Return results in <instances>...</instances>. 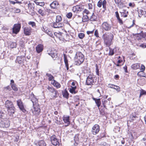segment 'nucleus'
<instances>
[{
    "mask_svg": "<svg viewBox=\"0 0 146 146\" xmlns=\"http://www.w3.org/2000/svg\"><path fill=\"white\" fill-rule=\"evenodd\" d=\"M104 43L107 46H109L112 44L113 35L111 33H105L103 35Z\"/></svg>",
    "mask_w": 146,
    "mask_h": 146,
    "instance_id": "f257e3e1",
    "label": "nucleus"
},
{
    "mask_svg": "<svg viewBox=\"0 0 146 146\" xmlns=\"http://www.w3.org/2000/svg\"><path fill=\"white\" fill-rule=\"evenodd\" d=\"M84 59V55L81 52H76L74 58L75 64L80 65L83 62Z\"/></svg>",
    "mask_w": 146,
    "mask_h": 146,
    "instance_id": "f03ea898",
    "label": "nucleus"
},
{
    "mask_svg": "<svg viewBox=\"0 0 146 146\" xmlns=\"http://www.w3.org/2000/svg\"><path fill=\"white\" fill-rule=\"evenodd\" d=\"M5 106L7 108L8 114L11 115L14 113L15 108L12 102L9 100L6 101L5 103Z\"/></svg>",
    "mask_w": 146,
    "mask_h": 146,
    "instance_id": "7ed1b4c3",
    "label": "nucleus"
},
{
    "mask_svg": "<svg viewBox=\"0 0 146 146\" xmlns=\"http://www.w3.org/2000/svg\"><path fill=\"white\" fill-rule=\"evenodd\" d=\"M102 28L103 31H110L112 26L107 22H104L102 25Z\"/></svg>",
    "mask_w": 146,
    "mask_h": 146,
    "instance_id": "20e7f679",
    "label": "nucleus"
},
{
    "mask_svg": "<svg viewBox=\"0 0 146 146\" xmlns=\"http://www.w3.org/2000/svg\"><path fill=\"white\" fill-rule=\"evenodd\" d=\"M24 54V55L18 56L17 57L16 61V63H18L20 64H23L24 62L26 61L25 54Z\"/></svg>",
    "mask_w": 146,
    "mask_h": 146,
    "instance_id": "39448f33",
    "label": "nucleus"
},
{
    "mask_svg": "<svg viewBox=\"0 0 146 146\" xmlns=\"http://www.w3.org/2000/svg\"><path fill=\"white\" fill-rule=\"evenodd\" d=\"M21 28V25L20 24H14L12 28L13 33L17 34Z\"/></svg>",
    "mask_w": 146,
    "mask_h": 146,
    "instance_id": "423d86ee",
    "label": "nucleus"
},
{
    "mask_svg": "<svg viewBox=\"0 0 146 146\" xmlns=\"http://www.w3.org/2000/svg\"><path fill=\"white\" fill-rule=\"evenodd\" d=\"M50 139L52 144L55 146L59 145V143L58 140L56 137L55 135H52L50 138Z\"/></svg>",
    "mask_w": 146,
    "mask_h": 146,
    "instance_id": "0eeeda50",
    "label": "nucleus"
},
{
    "mask_svg": "<svg viewBox=\"0 0 146 146\" xmlns=\"http://www.w3.org/2000/svg\"><path fill=\"white\" fill-rule=\"evenodd\" d=\"M94 77L92 75H89L87 78L86 80V84L87 85H93L94 82Z\"/></svg>",
    "mask_w": 146,
    "mask_h": 146,
    "instance_id": "6e6552de",
    "label": "nucleus"
},
{
    "mask_svg": "<svg viewBox=\"0 0 146 146\" xmlns=\"http://www.w3.org/2000/svg\"><path fill=\"white\" fill-rule=\"evenodd\" d=\"M84 9V7L82 5H76L73 7L72 10L74 12L78 13Z\"/></svg>",
    "mask_w": 146,
    "mask_h": 146,
    "instance_id": "1a4fd4ad",
    "label": "nucleus"
},
{
    "mask_svg": "<svg viewBox=\"0 0 146 146\" xmlns=\"http://www.w3.org/2000/svg\"><path fill=\"white\" fill-rule=\"evenodd\" d=\"M106 3L107 2L106 0H104L102 1V0H100L98 3L97 6L99 7H100L102 5L103 8L104 9H106Z\"/></svg>",
    "mask_w": 146,
    "mask_h": 146,
    "instance_id": "9d476101",
    "label": "nucleus"
},
{
    "mask_svg": "<svg viewBox=\"0 0 146 146\" xmlns=\"http://www.w3.org/2000/svg\"><path fill=\"white\" fill-rule=\"evenodd\" d=\"M100 130V127L97 124L95 125L92 127V132L94 135H96L98 133Z\"/></svg>",
    "mask_w": 146,
    "mask_h": 146,
    "instance_id": "9b49d317",
    "label": "nucleus"
},
{
    "mask_svg": "<svg viewBox=\"0 0 146 146\" xmlns=\"http://www.w3.org/2000/svg\"><path fill=\"white\" fill-rule=\"evenodd\" d=\"M40 112V109L38 106L34 107L33 109L32 110L33 114L36 116L38 115Z\"/></svg>",
    "mask_w": 146,
    "mask_h": 146,
    "instance_id": "f8f14e48",
    "label": "nucleus"
},
{
    "mask_svg": "<svg viewBox=\"0 0 146 146\" xmlns=\"http://www.w3.org/2000/svg\"><path fill=\"white\" fill-rule=\"evenodd\" d=\"M48 53L49 55L51 56L54 60H56L57 57V51L56 50H52L50 52Z\"/></svg>",
    "mask_w": 146,
    "mask_h": 146,
    "instance_id": "ddd939ff",
    "label": "nucleus"
},
{
    "mask_svg": "<svg viewBox=\"0 0 146 146\" xmlns=\"http://www.w3.org/2000/svg\"><path fill=\"white\" fill-rule=\"evenodd\" d=\"M62 118L65 123L67 124V125L66 126H68L70 123L69 116L67 115H64Z\"/></svg>",
    "mask_w": 146,
    "mask_h": 146,
    "instance_id": "4468645a",
    "label": "nucleus"
},
{
    "mask_svg": "<svg viewBox=\"0 0 146 146\" xmlns=\"http://www.w3.org/2000/svg\"><path fill=\"white\" fill-rule=\"evenodd\" d=\"M17 104L19 107L20 109L23 112L25 111L24 109V106L21 100H19L17 101Z\"/></svg>",
    "mask_w": 146,
    "mask_h": 146,
    "instance_id": "2eb2a0df",
    "label": "nucleus"
},
{
    "mask_svg": "<svg viewBox=\"0 0 146 146\" xmlns=\"http://www.w3.org/2000/svg\"><path fill=\"white\" fill-rule=\"evenodd\" d=\"M53 25L54 28H59L62 27L64 26V24L62 23L56 21L55 22L53 23Z\"/></svg>",
    "mask_w": 146,
    "mask_h": 146,
    "instance_id": "dca6fc26",
    "label": "nucleus"
},
{
    "mask_svg": "<svg viewBox=\"0 0 146 146\" xmlns=\"http://www.w3.org/2000/svg\"><path fill=\"white\" fill-rule=\"evenodd\" d=\"M31 29L30 27H26L24 28L25 34L26 35H29L31 34Z\"/></svg>",
    "mask_w": 146,
    "mask_h": 146,
    "instance_id": "f3484780",
    "label": "nucleus"
},
{
    "mask_svg": "<svg viewBox=\"0 0 146 146\" xmlns=\"http://www.w3.org/2000/svg\"><path fill=\"white\" fill-rule=\"evenodd\" d=\"M102 103L104 107L106 109H107L106 107L107 106H109L110 104V101H108L107 100L105 99H103L102 100Z\"/></svg>",
    "mask_w": 146,
    "mask_h": 146,
    "instance_id": "a211bd4d",
    "label": "nucleus"
},
{
    "mask_svg": "<svg viewBox=\"0 0 146 146\" xmlns=\"http://www.w3.org/2000/svg\"><path fill=\"white\" fill-rule=\"evenodd\" d=\"M43 49V47L42 45L41 44H38L36 48V50L38 53H40L42 52Z\"/></svg>",
    "mask_w": 146,
    "mask_h": 146,
    "instance_id": "6ab92c4d",
    "label": "nucleus"
},
{
    "mask_svg": "<svg viewBox=\"0 0 146 146\" xmlns=\"http://www.w3.org/2000/svg\"><path fill=\"white\" fill-rule=\"evenodd\" d=\"M64 62L65 64V66L67 70L69 69L68 64V60L67 59V57L66 55L65 54H64Z\"/></svg>",
    "mask_w": 146,
    "mask_h": 146,
    "instance_id": "aec40b11",
    "label": "nucleus"
},
{
    "mask_svg": "<svg viewBox=\"0 0 146 146\" xmlns=\"http://www.w3.org/2000/svg\"><path fill=\"white\" fill-rule=\"evenodd\" d=\"M58 5V2L56 1L53 2L50 5L51 7L53 9H55L57 8Z\"/></svg>",
    "mask_w": 146,
    "mask_h": 146,
    "instance_id": "412c9836",
    "label": "nucleus"
},
{
    "mask_svg": "<svg viewBox=\"0 0 146 146\" xmlns=\"http://www.w3.org/2000/svg\"><path fill=\"white\" fill-rule=\"evenodd\" d=\"M139 16V17L143 15L144 17H146V12L142 10H138Z\"/></svg>",
    "mask_w": 146,
    "mask_h": 146,
    "instance_id": "4be33fe9",
    "label": "nucleus"
},
{
    "mask_svg": "<svg viewBox=\"0 0 146 146\" xmlns=\"http://www.w3.org/2000/svg\"><path fill=\"white\" fill-rule=\"evenodd\" d=\"M76 88V86H71V88L69 89V91L70 93L72 94L76 93L77 92L75 91Z\"/></svg>",
    "mask_w": 146,
    "mask_h": 146,
    "instance_id": "5701e85b",
    "label": "nucleus"
},
{
    "mask_svg": "<svg viewBox=\"0 0 146 146\" xmlns=\"http://www.w3.org/2000/svg\"><path fill=\"white\" fill-rule=\"evenodd\" d=\"M115 3L116 4L119 5V6L120 8H122L123 7V5L122 4V0H114Z\"/></svg>",
    "mask_w": 146,
    "mask_h": 146,
    "instance_id": "b1692460",
    "label": "nucleus"
},
{
    "mask_svg": "<svg viewBox=\"0 0 146 146\" xmlns=\"http://www.w3.org/2000/svg\"><path fill=\"white\" fill-rule=\"evenodd\" d=\"M46 76L48 77V80L49 81H51L52 82H53V80H54V78L51 74L49 73H46Z\"/></svg>",
    "mask_w": 146,
    "mask_h": 146,
    "instance_id": "393cba45",
    "label": "nucleus"
},
{
    "mask_svg": "<svg viewBox=\"0 0 146 146\" xmlns=\"http://www.w3.org/2000/svg\"><path fill=\"white\" fill-rule=\"evenodd\" d=\"M9 46L11 48H14L16 47L17 44L15 42H11L9 43Z\"/></svg>",
    "mask_w": 146,
    "mask_h": 146,
    "instance_id": "a878e982",
    "label": "nucleus"
},
{
    "mask_svg": "<svg viewBox=\"0 0 146 146\" xmlns=\"http://www.w3.org/2000/svg\"><path fill=\"white\" fill-rule=\"evenodd\" d=\"M137 75L140 77H144L146 78V74H145L143 71H140L138 72Z\"/></svg>",
    "mask_w": 146,
    "mask_h": 146,
    "instance_id": "bb28decb",
    "label": "nucleus"
},
{
    "mask_svg": "<svg viewBox=\"0 0 146 146\" xmlns=\"http://www.w3.org/2000/svg\"><path fill=\"white\" fill-rule=\"evenodd\" d=\"M52 83L54 86L56 87L57 88H59L60 87V84L55 80H53V82H52Z\"/></svg>",
    "mask_w": 146,
    "mask_h": 146,
    "instance_id": "cd10ccee",
    "label": "nucleus"
},
{
    "mask_svg": "<svg viewBox=\"0 0 146 146\" xmlns=\"http://www.w3.org/2000/svg\"><path fill=\"white\" fill-rule=\"evenodd\" d=\"M46 144L44 141L43 140H41L39 141L37 146H46Z\"/></svg>",
    "mask_w": 146,
    "mask_h": 146,
    "instance_id": "c85d7f7f",
    "label": "nucleus"
},
{
    "mask_svg": "<svg viewBox=\"0 0 146 146\" xmlns=\"http://www.w3.org/2000/svg\"><path fill=\"white\" fill-rule=\"evenodd\" d=\"M62 95L64 97L66 98H68L69 94L68 91L66 90L62 92Z\"/></svg>",
    "mask_w": 146,
    "mask_h": 146,
    "instance_id": "c756f323",
    "label": "nucleus"
},
{
    "mask_svg": "<svg viewBox=\"0 0 146 146\" xmlns=\"http://www.w3.org/2000/svg\"><path fill=\"white\" fill-rule=\"evenodd\" d=\"M140 67L139 64L138 63H135L133 64L131 66V68L134 70H136L139 68Z\"/></svg>",
    "mask_w": 146,
    "mask_h": 146,
    "instance_id": "7c9ffc66",
    "label": "nucleus"
},
{
    "mask_svg": "<svg viewBox=\"0 0 146 146\" xmlns=\"http://www.w3.org/2000/svg\"><path fill=\"white\" fill-rule=\"evenodd\" d=\"M95 102L98 107L99 108L101 104L100 99V98L97 99Z\"/></svg>",
    "mask_w": 146,
    "mask_h": 146,
    "instance_id": "2f4dec72",
    "label": "nucleus"
},
{
    "mask_svg": "<svg viewBox=\"0 0 146 146\" xmlns=\"http://www.w3.org/2000/svg\"><path fill=\"white\" fill-rule=\"evenodd\" d=\"M97 19V17L93 13L90 18V20L91 21H96Z\"/></svg>",
    "mask_w": 146,
    "mask_h": 146,
    "instance_id": "473e14b6",
    "label": "nucleus"
},
{
    "mask_svg": "<svg viewBox=\"0 0 146 146\" xmlns=\"http://www.w3.org/2000/svg\"><path fill=\"white\" fill-rule=\"evenodd\" d=\"M47 89L52 94L53 93H54L55 94L56 92V91L53 88L48 87Z\"/></svg>",
    "mask_w": 146,
    "mask_h": 146,
    "instance_id": "72a5a7b5",
    "label": "nucleus"
},
{
    "mask_svg": "<svg viewBox=\"0 0 146 146\" xmlns=\"http://www.w3.org/2000/svg\"><path fill=\"white\" fill-rule=\"evenodd\" d=\"M140 93L139 96V97H140L142 95H146V91L143 90L142 89H141L140 90Z\"/></svg>",
    "mask_w": 146,
    "mask_h": 146,
    "instance_id": "f704fd0d",
    "label": "nucleus"
},
{
    "mask_svg": "<svg viewBox=\"0 0 146 146\" xmlns=\"http://www.w3.org/2000/svg\"><path fill=\"white\" fill-rule=\"evenodd\" d=\"M33 97L31 99V101L33 102V105H34V103H36L38 102V100L37 99L34 97V96L33 94Z\"/></svg>",
    "mask_w": 146,
    "mask_h": 146,
    "instance_id": "c9c22d12",
    "label": "nucleus"
},
{
    "mask_svg": "<svg viewBox=\"0 0 146 146\" xmlns=\"http://www.w3.org/2000/svg\"><path fill=\"white\" fill-rule=\"evenodd\" d=\"M11 87L12 89L15 91H16L18 90L17 88L16 87L15 84H13L11 85Z\"/></svg>",
    "mask_w": 146,
    "mask_h": 146,
    "instance_id": "e433bc0d",
    "label": "nucleus"
},
{
    "mask_svg": "<svg viewBox=\"0 0 146 146\" xmlns=\"http://www.w3.org/2000/svg\"><path fill=\"white\" fill-rule=\"evenodd\" d=\"M35 3L37 5H39L41 6H42L44 5V2H39L38 1H35Z\"/></svg>",
    "mask_w": 146,
    "mask_h": 146,
    "instance_id": "4c0bfd02",
    "label": "nucleus"
},
{
    "mask_svg": "<svg viewBox=\"0 0 146 146\" xmlns=\"http://www.w3.org/2000/svg\"><path fill=\"white\" fill-rule=\"evenodd\" d=\"M54 119L55 120V123L58 124H61V121H60V120H58V117H54Z\"/></svg>",
    "mask_w": 146,
    "mask_h": 146,
    "instance_id": "58836bf2",
    "label": "nucleus"
},
{
    "mask_svg": "<svg viewBox=\"0 0 146 146\" xmlns=\"http://www.w3.org/2000/svg\"><path fill=\"white\" fill-rule=\"evenodd\" d=\"M62 20V18L59 15L57 16L56 17V21L58 22H60Z\"/></svg>",
    "mask_w": 146,
    "mask_h": 146,
    "instance_id": "ea45409f",
    "label": "nucleus"
},
{
    "mask_svg": "<svg viewBox=\"0 0 146 146\" xmlns=\"http://www.w3.org/2000/svg\"><path fill=\"white\" fill-rule=\"evenodd\" d=\"M84 34L82 33H80L78 35V37L81 39L83 38L84 37Z\"/></svg>",
    "mask_w": 146,
    "mask_h": 146,
    "instance_id": "a19ab883",
    "label": "nucleus"
},
{
    "mask_svg": "<svg viewBox=\"0 0 146 146\" xmlns=\"http://www.w3.org/2000/svg\"><path fill=\"white\" fill-rule=\"evenodd\" d=\"M28 24L31 25L33 27H34L36 26V24L34 22L30 21L29 22Z\"/></svg>",
    "mask_w": 146,
    "mask_h": 146,
    "instance_id": "79ce46f5",
    "label": "nucleus"
},
{
    "mask_svg": "<svg viewBox=\"0 0 146 146\" xmlns=\"http://www.w3.org/2000/svg\"><path fill=\"white\" fill-rule=\"evenodd\" d=\"M19 139V136L18 135L15 136L13 137L14 141H15L17 142Z\"/></svg>",
    "mask_w": 146,
    "mask_h": 146,
    "instance_id": "37998d69",
    "label": "nucleus"
},
{
    "mask_svg": "<svg viewBox=\"0 0 146 146\" xmlns=\"http://www.w3.org/2000/svg\"><path fill=\"white\" fill-rule=\"evenodd\" d=\"M38 11V13L42 16H43L44 15V13L43 12V11L41 9H39Z\"/></svg>",
    "mask_w": 146,
    "mask_h": 146,
    "instance_id": "c03bdc74",
    "label": "nucleus"
},
{
    "mask_svg": "<svg viewBox=\"0 0 146 146\" xmlns=\"http://www.w3.org/2000/svg\"><path fill=\"white\" fill-rule=\"evenodd\" d=\"M130 117L131 119V120L133 121L135 120V119L137 117L135 115H131Z\"/></svg>",
    "mask_w": 146,
    "mask_h": 146,
    "instance_id": "a18cd8bd",
    "label": "nucleus"
},
{
    "mask_svg": "<svg viewBox=\"0 0 146 146\" xmlns=\"http://www.w3.org/2000/svg\"><path fill=\"white\" fill-rule=\"evenodd\" d=\"M100 146H110V145L107 144L106 142H102L100 144Z\"/></svg>",
    "mask_w": 146,
    "mask_h": 146,
    "instance_id": "49530a36",
    "label": "nucleus"
},
{
    "mask_svg": "<svg viewBox=\"0 0 146 146\" xmlns=\"http://www.w3.org/2000/svg\"><path fill=\"white\" fill-rule=\"evenodd\" d=\"M42 30L43 31L45 32L47 34L50 31L49 30L46 29V28H44L43 27V28L42 29Z\"/></svg>",
    "mask_w": 146,
    "mask_h": 146,
    "instance_id": "de8ad7c7",
    "label": "nucleus"
},
{
    "mask_svg": "<svg viewBox=\"0 0 146 146\" xmlns=\"http://www.w3.org/2000/svg\"><path fill=\"white\" fill-rule=\"evenodd\" d=\"M110 51L109 52V54L110 55H112L114 54V51L112 49L110 48H109Z\"/></svg>",
    "mask_w": 146,
    "mask_h": 146,
    "instance_id": "09e8293b",
    "label": "nucleus"
},
{
    "mask_svg": "<svg viewBox=\"0 0 146 146\" xmlns=\"http://www.w3.org/2000/svg\"><path fill=\"white\" fill-rule=\"evenodd\" d=\"M139 46L143 48H146V43H144L141 44L139 45Z\"/></svg>",
    "mask_w": 146,
    "mask_h": 146,
    "instance_id": "8fccbe9b",
    "label": "nucleus"
},
{
    "mask_svg": "<svg viewBox=\"0 0 146 146\" xmlns=\"http://www.w3.org/2000/svg\"><path fill=\"white\" fill-rule=\"evenodd\" d=\"M72 16V14L71 13H68L66 15V16L69 19L71 18Z\"/></svg>",
    "mask_w": 146,
    "mask_h": 146,
    "instance_id": "3c124183",
    "label": "nucleus"
},
{
    "mask_svg": "<svg viewBox=\"0 0 146 146\" xmlns=\"http://www.w3.org/2000/svg\"><path fill=\"white\" fill-rule=\"evenodd\" d=\"M94 35L97 37H99V36H98V31L97 30H96L95 31V33H94Z\"/></svg>",
    "mask_w": 146,
    "mask_h": 146,
    "instance_id": "603ef678",
    "label": "nucleus"
},
{
    "mask_svg": "<svg viewBox=\"0 0 146 146\" xmlns=\"http://www.w3.org/2000/svg\"><path fill=\"white\" fill-rule=\"evenodd\" d=\"M113 89L116 90L117 91H119L120 90V87H119L118 86H115V87H113Z\"/></svg>",
    "mask_w": 146,
    "mask_h": 146,
    "instance_id": "864d4df0",
    "label": "nucleus"
},
{
    "mask_svg": "<svg viewBox=\"0 0 146 146\" xmlns=\"http://www.w3.org/2000/svg\"><path fill=\"white\" fill-rule=\"evenodd\" d=\"M54 35L56 36L57 37H58L59 38H60L61 36L59 34V33H58L55 32L54 33Z\"/></svg>",
    "mask_w": 146,
    "mask_h": 146,
    "instance_id": "5fc2aeb1",
    "label": "nucleus"
},
{
    "mask_svg": "<svg viewBox=\"0 0 146 146\" xmlns=\"http://www.w3.org/2000/svg\"><path fill=\"white\" fill-rule=\"evenodd\" d=\"M121 17H127V15L123 12H121Z\"/></svg>",
    "mask_w": 146,
    "mask_h": 146,
    "instance_id": "6e6d98bb",
    "label": "nucleus"
},
{
    "mask_svg": "<svg viewBox=\"0 0 146 146\" xmlns=\"http://www.w3.org/2000/svg\"><path fill=\"white\" fill-rule=\"evenodd\" d=\"M96 74L98 75L99 76V70H98V66L97 65H96Z\"/></svg>",
    "mask_w": 146,
    "mask_h": 146,
    "instance_id": "4d7b16f0",
    "label": "nucleus"
},
{
    "mask_svg": "<svg viewBox=\"0 0 146 146\" xmlns=\"http://www.w3.org/2000/svg\"><path fill=\"white\" fill-rule=\"evenodd\" d=\"M117 19L118 20L119 23H120V24H123V21L122 20L120 19V17L117 18Z\"/></svg>",
    "mask_w": 146,
    "mask_h": 146,
    "instance_id": "13d9d810",
    "label": "nucleus"
},
{
    "mask_svg": "<svg viewBox=\"0 0 146 146\" xmlns=\"http://www.w3.org/2000/svg\"><path fill=\"white\" fill-rule=\"evenodd\" d=\"M115 85L111 84H109L108 85V87L109 88H113L114 87H115Z\"/></svg>",
    "mask_w": 146,
    "mask_h": 146,
    "instance_id": "bf43d9fd",
    "label": "nucleus"
},
{
    "mask_svg": "<svg viewBox=\"0 0 146 146\" xmlns=\"http://www.w3.org/2000/svg\"><path fill=\"white\" fill-rule=\"evenodd\" d=\"M129 7H133L135 6V4L134 3H130L129 4Z\"/></svg>",
    "mask_w": 146,
    "mask_h": 146,
    "instance_id": "052dcab7",
    "label": "nucleus"
},
{
    "mask_svg": "<svg viewBox=\"0 0 146 146\" xmlns=\"http://www.w3.org/2000/svg\"><path fill=\"white\" fill-rule=\"evenodd\" d=\"M141 71H143L145 69V66L143 65H141Z\"/></svg>",
    "mask_w": 146,
    "mask_h": 146,
    "instance_id": "680f3d73",
    "label": "nucleus"
},
{
    "mask_svg": "<svg viewBox=\"0 0 146 146\" xmlns=\"http://www.w3.org/2000/svg\"><path fill=\"white\" fill-rule=\"evenodd\" d=\"M15 12L16 13H19L21 11V10L19 9L15 8Z\"/></svg>",
    "mask_w": 146,
    "mask_h": 146,
    "instance_id": "e2e57ef3",
    "label": "nucleus"
},
{
    "mask_svg": "<svg viewBox=\"0 0 146 146\" xmlns=\"http://www.w3.org/2000/svg\"><path fill=\"white\" fill-rule=\"evenodd\" d=\"M48 35H49L50 36H51V37H53V34L50 31L49 33H48Z\"/></svg>",
    "mask_w": 146,
    "mask_h": 146,
    "instance_id": "0e129e2a",
    "label": "nucleus"
},
{
    "mask_svg": "<svg viewBox=\"0 0 146 146\" xmlns=\"http://www.w3.org/2000/svg\"><path fill=\"white\" fill-rule=\"evenodd\" d=\"M94 30L92 31H87V33L88 35H89L90 34H92L94 32Z\"/></svg>",
    "mask_w": 146,
    "mask_h": 146,
    "instance_id": "69168bd1",
    "label": "nucleus"
},
{
    "mask_svg": "<svg viewBox=\"0 0 146 146\" xmlns=\"http://www.w3.org/2000/svg\"><path fill=\"white\" fill-rule=\"evenodd\" d=\"M83 12L84 13H86L87 14H88L89 13V11L86 9H84V11H83Z\"/></svg>",
    "mask_w": 146,
    "mask_h": 146,
    "instance_id": "338daca9",
    "label": "nucleus"
},
{
    "mask_svg": "<svg viewBox=\"0 0 146 146\" xmlns=\"http://www.w3.org/2000/svg\"><path fill=\"white\" fill-rule=\"evenodd\" d=\"M115 14L117 18L119 17V14L117 11L115 12Z\"/></svg>",
    "mask_w": 146,
    "mask_h": 146,
    "instance_id": "774afa93",
    "label": "nucleus"
}]
</instances>
